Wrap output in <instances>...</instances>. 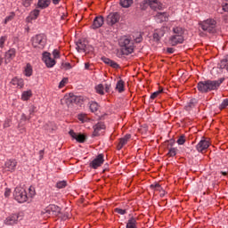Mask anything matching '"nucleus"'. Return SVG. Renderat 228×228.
Wrapping results in <instances>:
<instances>
[{"label": "nucleus", "instance_id": "1", "mask_svg": "<svg viewBox=\"0 0 228 228\" xmlns=\"http://www.w3.org/2000/svg\"><path fill=\"white\" fill-rule=\"evenodd\" d=\"M225 81V78L222 77L218 80H207L198 83L197 88L201 94H208V92H213L220 88V85Z\"/></svg>", "mask_w": 228, "mask_h": 228}, {"label": "nucleus", "instance_id": "2", "mask_svg": "<svg viewBox=\"0 0 228 228\" xmlns=\"http://www.w3.org/2000/svg\"><path fill=\"white\" fill-rule=\"evenodd\" d=\"M119 45L121 47V53L125 56H129V54L134 53V43L126 36L119 39Z\"/></svg>", "mask_w": 228, "mask_h": 228}, {"label": "nucleus", "instance_id": "3", "mask_svg": "<svg viewBox=\"0 0 228 228\" xmlns=\"http://www.w3.org/2000/svg\"><path fill=\"white\" fill-rule=\"evenodd\" d=\"M149 6L151 10L156 12V10H161V8H163V4L158 0H143L140 4L141 10L143 11L147 10Z\"/></svg>", "mask_w": 228, "mask_h": 228}, {"label": "nucleus", "instance_id": "4", "mask_svg": "<svg viewBox=\"0 0 228 228\" xmlns=\"http://www.w3.org/2000/svg\"><path fill=\"white\" fill-rule=\"evenodd\" d=\"M200 26L201 29L207 33H216V20L214 19H208L200 22Z\"/></svg>", "mask_w": 228, "mask_h": 228}, {"label": "nucleus", "instance_id": "5", "mask_svg": "<svg viewBox=\"0 0 228 228\" xmlns=\"http://www.w3.org/2000/svg\"><path fill=\"white\" fill-rule=\"evenodd\" d=\"M41 215L48 218L51 216H60L61 215V208L56 205H49L41 212Z\"/></svg>", "mask_w": 228, "mask_h": 228}, {"label": "nucleus", "instance_id": "6", "mask_svg": "<svg viewBox=\"0 0 228 228\" xmlns=\"http://www.w3.org/2000/svg\"><path fill=\"white\" fill-rule=\"evenodd\" d=\"M47 44V37L44 34H37L32 37V45L36 49H44Z\"/></svg>", "mask_w": 228, "mask_h": 228}, {"label": "nucleus", "instance_id": "7", "mask_svg": "<svg viewBox=\"0 0 228 228\" xmlns=\"http://www.w3.org/2000/svg\"><path fill=\"white\" fill-rule=\"evenodd\" d=\"M13 197L20 204H24V202L28 201V192L20 187L15 188Z\"/></svg>", "mask_w": 228, "mask_h": 228}, {"label": "nucleus", "instance_id": "8", "mask_svg": "<svg viewBox=\"0 0 228 228\" xmlns=\"http://www.w3.org/2000/svg\"><path fill=\"white\" fill-rule=\"evenodd\" d=\"M82 102L81 96L74 95V94H69V97L65 98L68 108H72L74 104H81Z\"/></svg>", "mask_w": 228, "mask_h": 228}, {"label": "nucleus", "instance_id": "9", "mask_svg": "<svg viewBox=\"0 0 228 228\" xmlns=\"http://www.w3.org/2000/svg\"><path fill=\"white\" fill-rule=\"evenodd\" d=\"M104 163V154L101 153L89 164L91 168H94V170L99 168V167H102V165Z\"/></svg>", "mask_w": 228, "mask_h": 228}, {"label": "nucleus", "instance_id": "10", "mask_svg": "<svg viewBox=\"0 0 228 228\" xmlns=\"http://www.w3.org/2000/svg\"><path fill=\"white\" fill-rule=\"evenodd\" d=\"M43 61H45L48 69H52V67H54V65H56V60L52 59L51 53L48 52H45L43 53Z\"/></svg>", "mask_w": 228, "mask_h": 228}, {"label": "nucleus", "instance_id": "11", "mask_svg": "<svg viewBox=\"0 0 228 228\" xmlns=\"http://www.w3.org/2000/svg\"><path fill=\"white\" fill-rule=\"evenodd\" d=\"M77 49L78 52H83V53H94V46L86 45L85 41H78L77 43Z\"/></svg>", "mask_w": 228, "mask_h": 228}, {"label": "nucleus", "instance_id": "12", "mask_svg": "<svg viewBox=\"0 0 228 228\" xmlns=\"http://www.w3.org/2000/svg\"><path fill=\"white\" fill-rule=\"evenodd\" d=\"M94 132H93V136H101L102 133H104V130L106 129V125L102 122H98L96 125L93 126Z\"/></svg>", "mask_w": 228, "mask_h": 228}, {"label": "nucleus", "instance_id": "13", "mask_svg": "<svg viewBox=\"0 0 228 228\" xmlns=\"http://www.w3.org/2000/svg\"><path fill=\"white\" fill-rule=\"evenodd\" d=\"M107 24L109 26H114L118 20H120V14L118 12H112L107 16Z\"/></svg>", "mask_w": 228, "mask_h": 228}, {"label": "nucleus", "instance_id": "14", "mask_svg": "<svg viewBox=\"0 0 228 228\" xmlns=\"http://www.w3.org/2000/svg\"><path fill=\"white\" fill-rule=\"evenodd\" d=\"M69 134L73 138V140L77 141L78 143H85L86 142V135L83 134H76L74 130H70Z\"/></svg>", "mask_w": 228, "mask_h": 228}, {"label": "nucleus", "instance_id": "15", "mask_svg": "<svg viewBox=\"0 0 228 228\" xmlns=\"http://www.w3.org/2000/svg\"><path fill=\"white\" fill-rule=\"evenodd\" d=\"M4 168L7 172H13L17 168V160L8 159L4 164Z\"/></svg>", "mask_w": 228, "mask_h": 228}, {"label": "nucleus", "instance_id": "16", "mask_svg": "<svg viewBox=\"0 0 228 228\" xmlns=\"http://www.w3.org/2000/svg\"><path fill=\"white\" fill-rule=\"evenodd\" d=\"M103 24H104V17L96 16L93 21L92 28L99 29V28H102Z\"/></svg>", "mask_w": 228, "mask_h": 228}, {"label": "nucleus", "instance_id": "17", "mask_svg": "<svg viewBox=\"0 0 228 228\" xmlns=\"http://www.w3.org/2000/svg\"><path fill=\"white\" fill-rule=\"evenodd\" d=\"M171 45H178V44H183L184 42L183 36L173 35L169 38Z\"/></svg>", "mask_w": 228, "mask_h": 228}, {"label": "nucleus", "instance_id": "18", "mask_svg": "<svg viewBox=\"0 0 228 228\" xmlns=\"http://www.w3.org/2000/svg\"><path fill=\"white\" fill-rule=\"evenodd\" d=\"M15 54H17V50L15 48H11L5 53V64L8 65L13 58H15Z\"/></svg>", "mask_w": 228, "mask_h": 228}, {"label": "nucleus", "instance_id": "19", "mask_svg": "<svg viewBox=\"0 0 228 228\" xmlns=\"http://www.w3.org/2000/svg\"><path fill=\"white\" fill-rule=\"evenodd\" d=\"M208 148L209 141H207L206 139L200 141V142L196 146L198 152H204V151H206Z\"/></svg>", "mask_w": 228, "mask_h": 228}, {"label": "nucleus", "instance_id": "20", "mask_svg": "<svg viewBox=\"0 0 228 228\" xmlns=\"http://www.w3.org/2000/svg\"><path fill=\"white\" fill-rule=\"evenodd\" d=\"M19 222V214H12L5 219L6 225H15Z\"/></svg>", "mask_w": 228, "mask_h": 228}, {"label": "nucleus", "instance_id": "21", "mask_svg": "<svg viewBox=\"0 0 228 228\" xmlns=\"http://www.w3.org/2000/svg\"><path fill=\"white\" fill-rule=\"evenodd\" d=\"M102 61L112 69H120V65H118V63L115 62L113 60L108 57H102Z\"/></svg>", "mask_w": 228, "mask_h": 228}, {"label": "nucleus", "instance_id": "22", "mask_svg": "<svg viewBox=\"0 0 228 228\" xmlns=\"http://www.w3.org/2000/svg\"><path fill=\"white\" fill-rule=\"evenodd\" d=\"M102 61L112 69H120V65H118V63L115 62L113 60L108 57H102Z\"/></svg>", "mask_w": 228, "mask_h": 228}, {"label": "nucleus", "instance_id": "23", "mask_svg": "<svg viewBox=\"0 0 228 228\" xmlns=\"http://www.w3.org/2000/svg\"><path fill=\"white\" fill-rule=\"evenodd\" d=\"M131 140V134H127L124 137L119 139V142L118 144V151H120L124 145H126L127 142Z\"/></svg>", "mask_w": 228, "mask_h": 228}, {"label": "nucleus", "instance_id": "24", "mask_svg": "<svg viewBox=\"0 0 228 228\" xmlns=\"http://www.w3.org/2000/svg\"><path fill=\"white\" fill-rule=\"evenodd\" d=\"M164 36H165V30L161 28L155 29L153 33V40H155V42H159V40H161V37Z\"/></svg>", "mask_w": 228, "mask_h": 228}, {"label": "nucleus", "instance_id": "25", "mask_svg": "<svg viewBox=\"0 0 228 228\" xmlns=\"http://www.w3.org/2000/svg\"><path fill=\"white\" fill-rule=\"evenodd\" d=\"M157 22H167L168 20V13L167 12H158L156 14Z\"/></svg>", "mask_w": 228, "mask_h": 228}, {"label": "nucleus", "instance_id": "26", "mask_svg": "<svg viewBox=\"0 0 228 228\" xmlns=\"http://www.w3.org/2000/svg\"><path fill=\"white\" fill-rule=\"evenodd\" d=\"M51 4V0H38L37 2V8L41 10H45V8H49Z\"/></svg>", "mask_w": 228, "mask_h": 228}, {"label": "nucleus", "instance_id": "27", "mask_svg": "<svg viewBox=\"0 0 228 228\" xmlns=\"http://www.w3.org/2000/svg\"><path fill=\"white\" fill-rule=\"evenodd\" d=\"M11 85H13V86H19L20 88H22L24 86V79L13 77L11 81Z\"/></svg>", "mask_w": 228, "mask_h": 228}, {"label": "nucleus", "instance_id": "28", "mask_svg": "<svg viewBox=\"0 0 228 228\" xmlns=\"http://www.w3.org/2000/svg\"><path fill=\"white\" fill-rule=\"evenodd\" d=\"M219 69L226 70L228 72V54L221 60L219 63Z\"/></svg>", "mask_w": 228, "mask_h": 228}, {"label": "nucleus", "instance_id": "29", "mask_svg": "<svg viewBox=\"0 0 228 228\" xmlns=\"http://www.w3.org/2000/svg\"><path fill=\"white\" fill-rule=\"evenodd\" d=\"M133 38H134L135 44H142V42H143V34L142 33H135L133 36Z\"/></svg>", "mask_w": 228, "mask_h": 228}, {"label": "nucleus", "instance_id": "30", "mask_svg": "<svg viewBox=\"0 0 228 228\" xmlns=\"http://www.w3.org/2000/svg\"><path fill=\"white\" fill-rule=\"evenodd\" d=\"M173 33H174L173 35L183 37V35H184V29L181 27H174Z\"/></svg>", "mask_w": 228, "mask_h": 228}, {"label": "nucleus", "instance_id": "31", "mask_svg": "<svg viewBox=\"0 0 228 228\" xmlns=\"http://www.w3.org/2000/svg\"><path fill=\"white\" fill-rule=\"evenodd\" d=\"M133 3V0H120L119 4L122 6V8H130Z\"/></svg>", "mask_w": 228, "mask_h": 228}, {"label": "nucleus", "instance_id": "32", "mask_svg": "<svg viewBox=\"0 0 228 228\" xmlns=\"http://www.w3.org/2000/svg\"><path fill=\"white\" fill-rule=\"evenodd\" d=\"M25 76H27V77H30V76L33 75V68L31 67V64L28 63L26 68H25Z\"/></svg>", "mask_w": 228, "mask_h": 228}, {"label": "nucleus", "instance_id": "33", "mask_svg": "<svg viewBox=\"0 0 228 228\" xmlns=\"http://www.w3.org/2000/svg\"><path fill=\"white\" fill-rule=\"evenodd\" d=\"M38 15H40V10L38 9H35L34 11H32L29 14V19L30 20H36V19L38 18Z\"/></svg>", "mask_w": 228, "mask_h": 228}, {"label": "nucleus", "instance_id": "34", "mask_svg": "<svg viewBox=\"0 0 228 228\" xmlns=\"http://www.w3.org/2000/svg\"><path fill=\"white\" fill-rule=\"evenodd\" d=\"M126 228H137L136 218L131 217L126 224Z\"/></svg>", "mask_w": 228, "mask_h": 228}, {"label": "nucleus", "instance_id": "35", "mask_svg": "<svg viewBox=\"0 0 228 228\" xmlns=\"http://www.w3.org/2000/svg\"><path fill=\"white\" fill-rule=\"evenodd\" d=\"M31 95H33V94L31 93V90L24 91L21 94V99L22 101H29V98L31 97Z\"/></svg>", "mask_w": 228, "mask_h": 228}, {"label": "nucleus", "instance_id": "36", "mask_svg": "<svg viewBox=\"0 0 228 228\" xmlns=\"http://www.w3.org/2000/svg\"><path fill=\"white\" fill-rule=\"evenodd\" d=\"M116 90H118V92L119 94H122V92H124V82L123 80H118L117 85H116Z\"/></svg>", "mask_w": 228, "mask_h": 228}, {"label": "nucleus", "instance_id": "37", "mask_svg": "<svg viewBox=\"0 0 228 228\" xmlns=\"http://www.w3.org/2000/svg\"><path fill=\"white\" fill-rule=\"evenodd\" d=\"M96 94H99L100 95H104V86L102 84H100L95 86Z\"/></svg>", "mask_w": 228, "mask_h": 228}, {"label": "nucleus", "instance_id": "38", "mask_svg": "<svg viewBox=\"0 0 228 228\" xmlns=\"http://www.w3.org/2000/svg\"><path fill=\"white\" fill-rule=\"evenodd\" d=\"M89 108L93 113H95V111H97V110H99V104L95 102H92L90 103Z\"/></svg>", "mask_w": 228, "mask_h": 228}, {"label": "nucleus", "instance_id": "39", "mask_svg": "<svg viewBox=\"0 0 228 228\" xmlns=\"http://www.w3.org/2000/svg\"><path fill=\"white\" fill-rule=\"evenodd\" d=\"M65 186H67V181H60L56 183V188H58L59 190H61V188H65Z\"/></svg>", "mask_w": 228, "mask_h": 228}, {"label": "nucleus", "instance_id": "40", "mask_svg": "<svg viewBox=\"0 0 228 228\" xmlns=\"http://www.w3.org/2000/svg\"><path fill=\"white\" fill-rule=\"evenodd\" d=\"M176 154H177V149L171 148L168 151L167 156H169V158H174V156H175Z\"/></svg>", "mask_w": 228, "mask_h": 228}, {"label": "nucleus", "instance_id": "41", "mask_svg": "<svg viewBox=\"0 0 228 228\" xmlns=\"http://www.w3.org/2000/svg\"><path fill=\"white\" fill-rule=\"evenodd\" d=\"M15 17V13L12 12L9 16L5 17L4 23L12 22Z\"/></svg>", "mask_w": 228, "mask_h": 228}, {"label": "nucleus", "instance_id": "42", "mask_svg": "<svg viewBox=\"0 0 228 228\" xmlns=\"http://www.w3.org/2000/svg\"><path fill=\"white\" fill-rule=\"evenodd\" d=\"M186 142V137L184 136V134H182L178 140H177V143L178 145H184V143Z\"/></svg>", "mask_w": 228, "mask_h": 228}, {"label": "nucleus", "instance_id": "43", "mask_svg": "<svg viewBox=\"0 0 228 228\" xmlns=\"http://www.w3.org/2000/svg\"><path fill=\"white\" fill-rule=\"evenodd\" d=\"M160 94H163V89L159 90V91L154 92L153 94H151L150 99H151L152 101H154V99H156V97H158Z\"/></svg>", "mask_w": 228, "mask_h": 228}, {"label": "nucleus", "instance_id": "44", "mask_svg": "<svg viewBox=\"0 0 228 228\" xmlns=\"http://www.w3.org/2000/svg\"><path fill=\"white\" fill-rule=\"evenodd\" d=\"M8 40V37L6 36H2L0 37V49H3L4 47V42Z\"/></svg>", "mask_w": 228, "mask_h": 228}, {"label": "nucleus", "instance_id": "45", "mask_svg": "<svg viewBox=\"0 0 228 228\" xmlns=\"http://www.w3.org/2000/svg\"><path fill=\"white\" fill-rule=\"evenodd\" d=\"M228 106V99H224L223 102L219 106V110H225V108Z\"/></svg>", "mask_w": 228, "mask_h": 228}, {"label": "nucleus", "instance_id": "46", "mask_svg": "<svg viewBox=\"0 0 228 228\" xmlns=\"http://www.w3.org/2000/svg\"><path fill=\"white\" fill-rule=\"evenodd\" d=\"M67 83H69V78L67 77L62 78V80L59 84V88H63V86H65Z\"/></svg>", "mask_w": 228, "mask_h": 228}, {"label": "nucleus", "instance_id": "47", "mask_svg": "<svg viewBox=\"0 0 228 228\" xmlns=\"http://www.w3.org/2000/svg\"><path fill=\"white\" fill-rule=\"evenodd\" d=\"M31 3H33V0H22V4L25 8H29V6H31Z\"/></svg>", "mask_w": 228, "mask_h": 228}, {"label": "nucleus", "instance_id": "48", "mask_svg": "<svg viewBox=\"0 0 228 228\" xmlns=\"http://www.w3.org/2000/svg\"><path fill=\"white\" fill-rule=\"evenodd\" d=\"M151 188H152V190H157V191H161V190H163L159 183L151 184Z\"/></svg>", "mask_w": 228, "mask_h": 228}, {"label": "nucleus", "instance_id": "49", "mask_svg": "<svg viewBox=\"0 0 228 228\" xmlns=\"http://www.w3.org/2000/svg\"><path fill=\"white\" fill-rule=\"evenodd\" d=\"M53 56L54 58V60L60 59V51L58 49H54L53 51Z\"/></svg>", "mask_w": 228, "mask_h": 228}, {"label": "nucleus", "instance_id": "50", "mask_svg": "<svg viewBox=\"0 0 228 228\" xmlns=\"http://www.w3.org/2000/svg\"><path fill=\"white\" fill-rule=\"evenodd\" d=\"M115 212L118 213V215H126V209L115 208Z\"/></svg>", "mask_w": 228, "mask_h": 228}, {"label": "nucleus", "instance_id": "51", "mask_svg": "<svg viewBox=\"0 0 228 228\" xmlns=\"http://www.w3.org/2000/svg\"><path fill=\"white\" fill-rule=\"evenodd\" d=\"M11 122H12V120L5 119L4 122V129H6V127H10Z\"/></svg>", "mask_w": 228, "mask_h": 228}, {"label": "nucleus", "instance_id": "52", "mask_svg": "<svg viewBox=\"0 0 228 228\" xmlns=\"http://www.w3.org/2000/svg\"><path fill=\"white\" fill-rule=\"evenodd\" d=\"M30 197H35V187L30 186L28 189Z\"/></svg>", "mask_w": 228, "mask_h": 228}, {"label": "nucleus", "instance_id": "53", "mask_svg": "<svg viewBox=\"0 0 228 228\" xmlns=\"http://www.w3.org/2000/svg\"><path fill=\"white\" fill-rule=\"evenodd\" d=\"M12 193V190L6 188L4 191V197L8 198L10 197V194Z\"/></svg>", "mask_w": 228, "mask_h": 228}, {"label": "nucleus", "instance_id": "54", "mask_svg": "<svg viewBox=\"0 0 228 228\" xmlns=\"http://www.w3.org/2000/svg\"><path fill=\"white\" fill-rule=\"evenodd\" d=\"M62 66L64 68H66V70H69V69H72V66L69 62H66V63L62 64Z\"/></svg>", "mask_w": 228, "mask_h": 228}, {"label": "nucleus", "instance_id": "55", "mask_svg": "<svg viewBox=\"0 0 228 228\" xmlns=\"http://www.w3.org/2000/svg\"><path fill=\"white\" fill-rule=\"evenodd\" d=\"M110 88H111V85L110 84H105V92L107 94H110Z\"/></svg>", "mask_w": 228, "mask_h": 228}, {"label": "nucleus", "instance_id": "56", "mask_svg": "<svg viewBox=\"0 0 228 228\" xmlns=\"http://www.w3.org/2000/svg\"><path fill=\"white\" fill-rule=\"evenodd\" d=\"M175 51V50L174 48H172V47H168L167 49V53H168L169 54H174Z\"/></svg>", "mask_w": 228, "mask_h": 228}, {"label": "nucleus", "instance_id": "57", "mask_svg": "<svg viewBox=\"0 0 228 228\" xmlns=\"http://www.w3.org/2000/svg\"><path fill=\"white\" fill-rule=\"evenodd\" d=\"M35 110H37V108L35 106H31L29 109V115H33V113H35Z\"/></svg>", "mask_w": 228, "mask_h": 228}, {"label": "nucleus", "instance_id": "58", "mask_svg": "<svg viewBox=\"0 0 228 228\" xmlns=\"http://www.w3.org/2000/svg\"><path fill=\"white\" fill-rule=\"evenodd\" d=\"M78 120H80V122H85V115L83 114L78 115Z\"/></svg>", "mask_w": 228, "mask_h": 228}, {"label": "nucleus", "instance_id": "59", "mask_svg": "<svg viewBox=\"0 0 228 228\" xmlns=\"http://www.w3.org/2000/svg\"><path fill=\"white\" fill-rule=\"evenodd\" d=\"M44 150L39 151V159H44Z\"/></svg>", "mask_w": 228, "mask_h": 228}, {"label": "nucleus", "instance_id": "60", "mask_svg": "<svg viewBox=\"0 0 228 228\" xmlns=\"http://www.w3.org/2000/svg\"><path fill=\"white\" fill-rule=\"evenodd\" d=\"M23 120H31V116L27 117L26 114H22Z\"/></svg>", "mask_w": 228, "mask_h": 228}, {"label": "nucleus", "instance_id": "61", "mask_svg": "<svg viewBox=\"0 0 228 228\" xmlns=\"http://www.w3.org/2000/svg\"><path fill=\"white\" fill-rule=\"evenodd\" d=\"M85 69L86 70H89L90 69V63L89 62H86L85 63Z\"/></svg>", "mask_w": 228, "mask_h": 228}, {"label": "nucleus", "instance_id": "62", "mask_svg": "<svg viewBox=\"0 0 228 228\" xmlns=\"http://www.w3.org/2000/svg\"><path fill=\"white\" fill-rule=\"evenodd\" d=\"M223 10L224 12H228V4H225L224 5H223Z\"/></svg>", "mask_w": 228, "mask_h": 228}, {"label": "nucleus", "instance_id": "63", "mask_svg": "<svg viewBox=\"0 0 228 228\" xmlns=\"http://www.w3.org/2000/svg\"><path fill=\"white\" fill-rule=\"evenodd\" d=\"M69 218V214H64L63 216H61L62 220H67Z\"/></svg>", "mask_w": 228, "mask_h": 228}, {"label": "nucleus", "instance_id": "64", "mask_svg": "<svg viewBox=\"0 0 228 228\" xmlns=\"http://www.w3.org/2000/svg\"><path fill=\"white\" fill-rule=\"evenodd\" d=\"M61 0H53V4H60Z\"/></svg>", "mask_w": 228, "mask_h": 228}]
</instances>
